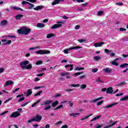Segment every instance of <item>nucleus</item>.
Here are the masks:
<instances>
[{"label": "nucleus", "mask_w": 128, "mask_h": 128, "mask_svg": "<svg viewBox=\"0 0 128 128\" xmlns=\"http://www.w3.org/2000/svg\"><path fill=\"white\" fill-rule=\"evenodd\" d=\"M32 30L30 28H28L26 27H24L18 30V33L19 34H24L26 36Z\"/></svg>", "instance_id": "1"}, {"label": "nucleus", "mask_w": 128, "mask_h": 128, "mask_svg": "<svg viewBox=\"0 0 128 128\" xmlns=\"http://www.w3.org/2000/svg\"><path fill=\"white\" fill-rule=\"evenodd\" d=\"M28 60H25L24 62H20V66H21V68H26V70H30V68H32V64H29ZM26 64H28L27 66Z\"/></svg>", "instance_id": "2"}, {"label": "nucleus", "mask_w": 128, "mask_h": 128, "mask_svg": "<svg viewBox=\"0 0 128 128\" xmlns=\"http://www.w3.org/2000/svg\"><path fill=\"white\" fill-rule=\"evenodd\" d=\"M52 102V100H44V103L41 104L40 106H46L44 108V110H50L52 108V106L50 105V104Z\"/></svg>", "instance_id": "3"}, {"label": "nucleus", "mask_w": 128, "mask_h": 128, "mask_svg": "<svg viewBox=\"0 0 128 128\" xmlns=\"http://www.w3.org/2000/svg\"><path fill=\"white\" fill-rule=\"evenodd\" d=\"M56 24H55L51 27L52 30H56V28H62V24H64V22L63 21H60V22H57Z\"/></svg>", "instance_id": "4"}, {"label": "nucleus", "mask_w": 128, "mask_h": 128, "mask_svg": "<svg viewBox=\"0 0 128 128\" xmlns=\"http://www.w3.org/2000/svg\"><path fill=\"white\" fill-rule=\"evenodd\" d=\"M34 54H50V51L46 50H38L34 52Z\"/></svg>", "instance_id": "5"}, {"label": "nucleus", "mask_w": 128, "mask_h": 128, "mask_svg": "<svg viewBox=\"0 0 128 128\" xmlns=\"http://www.w3.org/2000/svg\"><path fill=\"white\" fill-rule=\"evenodd\" d=\"M78 48H82V47L80 46H73V47H70L69 48L66 49L64 50V54H68V50H76Z\"/></svg>", "instance_id": "6"}, {"label": "nucleus", "mask_w": 128, "mask_h": 128, "mask_svg": "<svg viewBox=\"0 0 128 128\" xmlns=\"http://www.w3.org/2000/svg\"><path fill=\"white\" fill-rule=\"evenodd\" d=\"M42 116H40L38 114H36L35 118H34L35 122H40L42 120Z\"/></svg>", "instance_id": "7"}, {"label": "nucleus", "mask_w": 128, "mask_h": 128, "mask_svg": "<svg viewBox=\"0 0 128 128\" xmlns=\"http://www.w3.org/2000/svg\"><path fill=\"white\" fill-rule=\"evenodd\" d=\"M116 104H118V102H116L110 105L106 106L104 107V109L106 110H108V108H112V106H116Z\"/></svg>", "instance_id": "8"}, {"label": "nucleus", "mask_w": 128, "mask_h": 128, "mask_svg": "<svg viewBox=\"0 0 128 128\" xmlns=\"http://www.w3.org/2000/svg\"><path fill=\"white\" fill-rule=\"evenodd\" d=\"M20 116V114L18 112H13L11 115H10V118H18V116Z\"/></svg>", "instance_id": "9"}, {"label": "nucleus", "mask_w": 128, "mask_h": 128, "mask_svg": "<svg viewBox=\"0 0 128 128\" xmlns=\"http://www.w3.org/2000/svg\"><path fill=\"white\" fill-rule=\"evenodd\" d=\"M102 44H104V42L94 43V46H95V48H100V47L102 46Z\"/></svg>", "instance_id": "10"}, {"label": "nucleus", "mask_w": 128, "mask_h": 128, "mask_svg": "<svg viewBox=\"0 0 128 128\" xmlns=\"http://www.w3.org/2000/svg\"><path fill=\"white\" fill-rule=\"evenodd\" d=\"M10 8H13L14 10H21V12L24 11V10L20 7L10 6Z\"/></svg>", "instance_id": "11"}, {"label": "nucleus", "mask_w": 128, "mask_h": 128, "mask_svg": "<svg viewBox=\"0 0 128 128\" xmlns=\"http://www.w3.org/2000/svg\"><path fill=\"white\" fill-rule=\"evenodd\" d=\"M114 88L112 87H109L107 88V90H106V94H112L114 92Z\"/></svg>", "instance_id": "12"}, {"label": "nucleus", "mask_w": 128, "mask_h": 128, "mask_svg": "<svg viewBox=\"0 0 128 128\" xmlns=\"http://www.w3.org/2000/svg\"><path fill=\"white\" fill-rule=\"evenodd\" d=\"M44 6H36V8H34V10H42V8H44Z\"/></svg>", "instance_id": "13"}, {"label": "nucleus", "mask_w": 128, "mask_h": 128, "mask_svg": "<svg viewBox=\"0 0 128 128\" xmlns=\"http://www.w3.org/2000/svg\"><path fill=\"white\" fill-rule=\"evenodd\" d=\"M14 84V81L8 80L6 81V86H12Z\"/></svg>", "instance_id": "14"}, {"label": "nucleus", "mask_w": 128, "mask_h": 128, "mask_svg": "<svg viewBox=\"0 0 128 128\" xmlns=\"http://www.w3.org/2000/svg\"><path fill=\"white\" fill-rule=\"evenodd\" d=\"M102 98H103L102 97H100L98 98L90 100V103L96 102H98V100H102Z\"/></svg>", "instance_id": "15"}, {"label": "nucleus", "mask_w": 128, "mask_h": 128, "mask_svg": "<svg viewBox=\"0 0 128 128\" xmlns=\"http://www.w3.org/2000/svg\"><path fill=\"white\" fill-rule=\"evenodd\" d=\"M103 70L107 74H110V72H112V70H110L109 68H104L103 69Z\"/></svg>", "instance_id": "16"}, {"label": "nucleus", "mask_w": 128, "mask_h": 128, "mask_svg": "<svg viewBox=\"0 0 128 128\" xmlns=\"http://www.w3.org/2000/svg\"><path fill=\"white\" fill-rule=\"evenodd\" d=\"M23 16H24V15L18 14L15 16V19L16 20H20V18H23Z\"/></svg>", "instance_id": "17"}, {"label": "nucleus", "mask_w": 128, "mask_h": 128, "mask_svg": "<svg viewBox=\"0 0 128 128\" xmlns=\"http://www.w3.org/2000/svg\"><path fill=\"white\" fill-rule=\"evenodd\" d=\"M32 94V89L28 90L26 96L27 97L30 96V94Z\"/></svg>", "instance_id": "18"}, {"label": "nucleus", "mask_w": 128, "mask_h": 128, "mask_svg": "<svg viewBox=\"0 0 128 128\" xmlns=\"http://www.w3.org/2000/svg\"><path fill=\"white\" fill-rule=\"evenodd\" d=\"M116 122H118V121H116L113 123H112L110 125L108 126H105L104 127V128H112V126H114L115 124H116Z\"/></svg>", "instance_id": "19"}, {"label": "nucleus", "mask_w": 128, "mask_h": 128, "mask_svg": "<svg viewBox=\"0 0 128 128\" xmlns=\"http://www.w3.org/2000/svg\"><path fill=\"white\" fill-rule=\"evenodd\" d=\"M58 104V101L56 100L52 104V108H56Z\"/></svg>", "instance_id": "20"}, {"label": "nucleus", "mask_w": 128, "mask_h": 128, "mask_svg": "<svg viewBox=\"0 0 128 128\" xmlns=\"http://www.w3.org/2000/svg\"><path fill=\"white\" fill-rule=\"evenodd\" d=\"M102 117L101 115H99L98 116H96L94 118H92V120H90V122H94V120H100V118Z\"/></svg>", "instance_id": "21"}, {"label": "nucleus", "mask_w": 128, "mask_h": 128, "mask_svg": "<svg viewBox=\"0 0 128 128\" xmlns=\"http://www.w3.org/2000/svg\"><path fill=\"white\" fill-rule=\"evenodd\" d=\"M74 64H67V65H66L64 66V68H68V67H70V70H74Z\"/></svg>", "instance_id": "22"}, {"label": "nucleus", "mask_w": 128, "mask_h": 128, "mask_svg": "<svg viewBox=\"0 0 128 128\" xmlns=\"http://www.w3.org/2000/svg\"><path fill=\"white\" fill-rule=\"evenodd\" d=\"M36 26L37 28H44V24L42 23H38Z\"/></svg>", "instance_id": "23"}, {"label": "nucleus", "mask_w": 128, "mask_h": 128, "mask_svg": "<svg viewBox=\"0 0 128 128\" xmlns=\"http://www.w3.org/2000/svg\"><path fill=\"white\" fill-rule=\"evenodd\" d=\"M8 24V21L6 20H3L0 22L1 26H6Z\"/></svg>", "instance_id": "24"}, {"label": "nucleus", "mask_w": 128, "mask_h": 128, "mask_svg": "<svg viewBox=\"0 0 128 128\" xmlns=\"http://www.w3.org/2000/svg\"><path fill=\"white\" fill-rule=\"evenodd\" d=\"M60 4V0H54L52 4V6H56V4Z\"/></svg>", "instance_id": "25"}, {"label": "nucleus", "mask_w": 128, "mask_h": 128, "mask_svg": "<svg viewBox=\"0 0 128 128\" xmlns=\"http://www.w3.org/2000/svg\"><path fill=\"white\" fill-rule=\"evenodd\" d=\"M126 66H128V63H125L124 64H122L120 66V68H125Z\"/></svg>", "instance_id": "26"}, {"label": "nucleus", "mask_w": 128, "mask_h": 128, "mask_svg": "<svg viewBox=\"0 0 128 128\" xmlns=\"http://www.w3.org/2000/svg\"><path fill=\"white\" fill-rule=\"evenodd\" d=\"M80 114V113H71L70 114V116H74V118H76V116H78Z\"/></svg>", "instance_id": "27"}, {"label": "nucleus", "mask_w": 128, "mask_h": 128, "mask_svg": "<svg viewBox=\"0 0 128 128\" xmlns=\"http://www.w3.org/2000/svg\"><path fill=\"white\" fill-rule=\"evenodd\" d=\"M126 82L124 81H122V82H121L120 84H118L116 86H124L125 84H126Z\"/></svg>", "instance_id": "28"}, {"label": "nucleus", "mask_w": 128, "mask_h": 128, "mask_svg": "<svg viewBox=\"0 0 128 128\" xmlns=\"http://www.w3.org/2000/svg\"><path fill=\"white\" fill-rule=\"evenodd\" d=\"M40 100H42L40 99L38 100L37 102L34 103L32 105V108H34V106H36V104H38V102H40Z\"/></svg>", "instance_id": "29"}, {"label": "nucleus", "mask_w": 128, "mask_h": 128, "mask_svg": "<svg viewBox=\"0 0 128 128\" xmlns=\"http://www.w3.org/2000/svg\"><path fill=\"white\" fill-rule=\"evenodd\" d=\"M54 36V35L53 34H48L47 36H46V38H52Z\"/></svg>", "instance_id": "30"}, {"label": "nucleus", "mask_w": 128, "mask_h": 128, "mask_svg": "<svg viewBox=\"0 0 128 128\" xmlns=\"http://www.w3.org/2000/svg\"><path fill=\"white\" fill-rule=\"evenodd\" d=\"M80 88L81 90H84V88H86V84H82L80 86Z\"/></svg>", "instance_id": "31"}, {"label": "nucleus", "mask_w": 128, "mask_h": 128, "mask_svg": "<svg viewBox=\"0 0 128 128\" xmlns=\"http://www.w3.org/2000/svg\"><path fill=\"white\" fill-rule=\"evenodd\" d=\"M84 70V68L82 67L80 68H78V67H76L75 68H74V70Z\"/></svg>", "instance_id": "32"}, {"label": "nucleus", "mask_w": 128, "mask_h": 128, "mask_svg": "<svg viewBox=\"0 0 128 128\" xmlns=\"http://www.w3.org/2000/svg\"><path fill=\"white\" fill-rule=\"evenodd\" d=\"M128 100V96H126L124 98H122L120 99V100H122V102H124L125 100Z\"/></svg>", "instance_id": "33"}, {"label": "nucleus", "mask_w": 128, "mask_h": 128, "mask_svg": "<svg viewBox=\"0 0 128 128\" xmlns=\"http://www.w3.org/2000/svg\"><path fill=\"white\" fill-rule=\"evenodd\" d=\"M111 64L112 66H118V62H116V61L112 62Z\"/></svg>", "instance_id": "34"}, {"label": "nucleus", "mask_w": 128, "mask_h": 128, "mask_svg": "<svg viewBox=\"0 0 128 128\" xmlns=\"http://www.w3.org/2000/svg\"><path fill=\"white\" fill-rule=\"evenodd\" d=\"M70 86H72L73 88H79L80 84H72L70 85Z\"/></svg>", "instance_id": "35"}, {"label": "nucleus", "mask_w": 128, "mask_h": 128, "mask_svg": "<svg viewBox=\"0 0 128 128\" xmlns=\"http://www.w3.org/2000/svg\"><path fill=\"white\" fill-rule=\"evenodd\" d=\"M112 52V51L111 50H109L108 49H106V48L104 49L105 54H110Z\"/></svg>", "instance_id": "36"}, {"label": "nucleus", "mask_w": 128, "mask_h": 128, "mask_svg": "<svg viewBox=\"0 0 128 128\" xmlns=\"http://www.w3.org/2000/svg\"><path fill=\"white\" fill-rule=\"evenodd\" d=\"M42 92V90H40L38 92L36 93L34 95V96L36 98V96H40V94Z\"/></svg>", "instance_id": "37"}, {"label": "nucleus", "mask_w": 128, "mask_h": 128, "mask_svg": "<svg viewBox=\"0 0 128 128\" xmlns=\"http://www.w3.org/2000/svg\"><path fill=\"white\" fill-rule=\"evenodd\" d=\"M96 82H101L102 84H104V81H102V80H100V76L98 77V79L96 80Z\"/></svg>", "instance_id": "38"}, {"label": "nucleus", "mask_w": 128, "mask_h": 128, "mask_svg": "<svg viewBox=\"0 0 128 128\" xmlns=\"http://www.w3.org/2000/svg\"><path fill=\"white\" fill-rule=\"evenodd\" d=\"M84 74V72H76L74 74V76H80V74Z\"/></svg>", "instance_id": "39"}, {"label": "nucleus", "mask_w": 128, "mask_h": 128, "mask_svg": "<svg viewBox=\"0 0 128 128\" xmlns=\"http://www.w3.org/2000/svg\"><path fill=\"white\" fill-rule=\"evenodd\" d=\"M86 40H84V39H79L78 40V42H80V44H82V42H86Z\"/></svg>", "instance_id": "40"}, {"label": "nucleus", "mask_w": 128, "mask_h": 128, "mask_svg": "<svg viewBox=\"0 0 128 128\" xmlns=\"http://www.w3.org/2000/svg\"><path fill=\"white\" fill-rule=\"evenodd\" d=\"M62 104H60V106H57L56 108L54 110H60V108H62Z\"/></svg>", "instance_id": "41"}, {"label": "nucleus", "mask_w": 128, "mask_h": 128, "mask_svg": "<svg viewBox=\"0 0 128 128\" xmlns=\"http://www.w3.org/2000/svg\"><path fill=\"white\" fill-rule=\"evenodd\" d=\"M30 101H29V102H25L24 104H22L21 105V107L22 108V107H24V106H26L27 104H30Z\"/></svg>", "instance_id": "42"}, {"label": "nucleus", "mask_w": 128, "mask_h": 128, "mask_svg": "<svg viewBox=\"0 0 128 128\" xmlns=\"http://www.w3.org/2000/svg\"><path fill=\"white\" fill-rule=\"evenodd\" d=\"M94 60H100V56H95L94 57Z\"/></svg>", "instance_id": "43"}, {"label": "nucleus", "mask_w": 128, "mask_h": 128, "mask_svg": "<svg viewBox=\"0 0 128 128\" xmlns=\"http://www.w3.org/2000/svg\"><path fill=\"white\" fill-rule=\"evenodd\" d=\"M12 100V98L10 97V98L7 99L4 102V104H6V102H10V100Z\"/></svg>", "instance_id": "44"}, {"label": "nucleus", "mask_w": 128, "mask_h": 128, "mask_svg": "<svg viewBox=\"0 0 128 128\" xmlns=\"http://www.w3.org/2000/svg\"><path fill=\"white\" fill-rule=\"evenodd\" d=\"M68 104H70L69 106L70 108H72V106H74V103L72 102H70V101H68Z\"/></svg>", "instance_id": "45"}, {"label": "nucleus", "mask_w": 128, "mask_h": 128, "mask_svg": "<svg viewBox=\"0 0 128 128\" xmlns=\"http://www.w3.org/2000/svg\"><path fill=\"white\" fill-rule=\"evenodd\" d=\"M12 44V40H8L6 43H4V44L6 46V44Z\"/></svg>", "instance_id": "46"}, {"label": "nucleus", "mask_w": 128, "mask_h": 128, "mask_svg": "<svg viewBox=\"0 0 128 128\" xmlns=\"http://www.w3.org/2000/svg\"><path fill=\"white\" fill-rule=\"evenodd\" d=\"M68 72H62V73H61L60 76H68Z\"/></svg>", "instance_id": "47"}, {"label": "nucleus", "mask_w": 128, "mask_h": 128, "mask_svg": "<svg viewBox=\"0 0 128 128\" xmlns=\"http://www.w3.org/2000/svg\"><path fill=\"white\" fill-rule=\"evenodd\" d=\"M44 88V86H35L34 90H38V88Z\"/></svg>", "instance_id": "48"}, {"label": "nucleus", "mask_w": 128, "mask_h": 128, "mask_svg": "<svg viewBox=\"0 0 128 128\" xmlns=\"http://www.w3.org/2000/svg\"><path fill=\"white\" fill-rule=\"evenodd\" d=\"M42 64V61L38 60L36 62V64L37 66H38V64Z\"/></svg>", "instance_id": "49"}, {"label": "nucleus", "mask_w": 128, "mask_h": 128, "mask_svg": "<svg viewBox=\"0 0 128 128\" xmlns=\"http://www.w3.org/2000/svg\"><path fill=\"white\" fill-rule=\"evenodd\" d=\"M103 14H104V11H99L98 12V16H102Z\"/></svg>", "instance_id": "50"}, {"label": "nucleus", "mask_w": 128, "mask_h": 128, "mask_svg": "<svg viewBox=\"0 0 128 128\" xmlns=\"http://www.w3.org/2000/svg\"><path fill=\"white\" fill-rule=\"evenodd\" d=\"M98 70V68H94L92 70V72H96Z\"/></svg>", "instance_id": "51"}, {"label": "nucleus", "mask_w": 128, "mask_h": 128, "mask_svg": "<svg viewBox=\"0 0 128 128\" xmlns=\"http://www.w3.org/2000/svg\"><path fill=\"white\" fill-rule=\"evenodd\" d=\"M8 111H4L2 113H0V116H4L6 114H8Z\"/></svg>", "instance_id": "52"}, {"label": "nucleus", "mask_w": 128, "mask_h": 128, "mask_svg": "<svg viewBox=\"0 0 128 128\" xmlns=\"http://www.w3.org/2000/svg\"><path fill=\"white\" fill-rule=\"evenodd\" d=\"M119 30H120V32H126V29L122 28H119Z\"/></svg>", "instance_id": "53"}, {"label": "nucleus", "mask_w": 128, "mask_h": 128, "mask_svg": "<svg viewBox=\"0 0 128 128\" xmlns=\"http://www.w3.org/2000/svg\"><path fill=\"white\" fill-rule=\"evenodd\" d=\"M102 126V125H100L99 124H96L95 128H101Z\"/></svg>", "instance_id": "54"}, {"label": "nucleus", "mask_w": 128, "mask_h": 128, "mask_svg": "<svg viewBox=\"0 0 128 128\" xmlns=\"http://www.w3.org/2000/svg\"><path fill=\"white\" fill-rule=\"evenodd\" d=\"M34 6L33 4H30V6L28 7V10H32V8H34Z\"/></svg>", "instance_id": "55"}, {"label": "nucleus", "mask_w": 128, "mask_h": 128, "mask_svg": "<svg viewBox=\"0 0 128 128\" xmlns=\"http://www.w3.org/2000/svg\"><path fill=\"white\" fill-rule=\"evenodd\" d=\"M104 104V100H101V101H100L99 102H98L97 103V106H100V104Z\"/></svg>", "instance_id": "56"}, {"label": "nucleus", "mask_w": 128, "mask_h": 128, "mask_svg": "<svg viewBox=\"0 0 128 128\" xmlns=\"http://www.w3.org/2000/svg\"><path fill=\"white\" fill-rule=\"evenodd\" d=\"M22 100H24V98L22 97L18 99V102H22Z\"/></svg>", "instance_id": "57"}, {"label": "nucleus", "mask_w": 128, "mask_h": 128, "mask_svg": "<svg viewBox=\"0 0 128 128\" xmlns=\"http://www.w3.org/2000/svg\"><path fill=\"white\" fill-rule=\"evenodd\" d=\"M32 122H36L35 120H34V118H33L31 120H28V122H29V123Z\"/></svg>", "instance_id": "58"}, {"label": "nucleus", "mask_w": 128, "mask_h": 128, "mask_svg": "<svg viewBox=\"0 0 128 128\" xmlns=\"http://www.w3.org/2000/svg\"><path fill=\"white\" fill-rule=\"evenodd\" d=\"M86 75H82L80 76H79V78H80V80H82V78H86Z\"/></svg>", "instance_id": "59"}, {"label": "nucleus", "mask_w": 128, "mask_h": 128, "mask_svg": "<svg viewBox=\"0 0 128 128\" xmlns=\"http://www.w3.org/2000/svg\"><path fill=\"white\" fill-rule=\"evenodd\" d=\"M62 121H58L55 124V126H58V124H62Z\"/></svg>", "instance_id": "60"}, {"label": "nucleus", "mask_w": 128, "mask_h": 128, "mask_svg": "<svg viewBox=\"0 0 128 128\" xmlns=\"http://www.w3.org/2000/svg\"><path fill=\"white\" fill-rule=\"evenodd\" d=\"M116 6H122L124 4V3L122 2H117L116 4Z\"/></svg>", "instance_id": "61"}, {"label": "nucleus", "mask_w": 128, "mask_h": 128, "mask_svg": "<svg viewBox=\"0 0 128 128\" xmlns=\"http://www.w3.org/2000/svg\"><path fill=\"white\" fill-rule=\"evenodd\" d=\"M18 90H20V88H16L14 90L12 91L13 94H14V92H16Z\"/></svg>", "instance_id": "62"}, {"label": "nucleus", "mask_w": 128, "mask_h": 128, "mask_svg": "<svg viewBox=\"0 0 128 128\" xmlns=\"http://www.w3.org/2000/svg\"><path fill=\"white\" fill-rule=\"evenodd\" d=\"M4 72V68H0V74H2V72Z\"/></svg>", "instance_id": "63"}, {"label": "nucleus", "mask_w": 128, "mask_h": 128, "mask_svg": "<svg viewBox=\"0 0 128 128\" xmlns=\"http://www.w3.org/2000/svg\"><path fill=\"white\" fill-rule=\"evenodd\" d=\"M68 128V125L66 124V125H63L61 128Z\"/></svg>", "instance_id": "64"}]
</instances>
